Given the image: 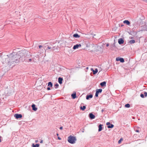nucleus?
Instances as JSON below:
<instances>
[{
	"label": "nucleus",
	"mask_w": 147,
	"mask_h": 147,
	"mask_svg": "<svg viewBox=\"0 0 147 147\" xmlns=\"http://www.w3.org/2000/svg\"><path fill=\"white\" fill-rule=\"evenodd\" d=\"M25 51H22L18 53L13 52L5 56L3 59L2 63L5 64L9 66L13 65L14 66L16 63H18L20 60H22L26 57L25 54Z\"/></svg>",
	"instance_id": "obj_1"
},
{
	"label": "nucleus",
	"mask_w": 147,
	"mask_h": 147,
	"mask_svg": "<svg viewBox=\"0 0 147 147\" xmlns=\"http://www.w3.org/2000/svg\"><path fill=\"white\" fill-rule=\"evenodd\" d=\"M57 43H51L50 44L48 43H46L45 44V47H47L46 49L47 50L50 49L51 51H54L55 50L58 51L59 47L58 45H57Z\"/></svg>",
	"instance_id": "obj_2"
},
{
	"label": "nucleus",
	"mask_w": 147,
	"mask_h": 147,
	"mask_svg": "<svg viewBox=\"0 0 147 147\" xmlns=\"http://www.w3.org/2000/svg\"><path fill=\"white\" fill-rule=\"evenodd\" d=\"M67 140L69 143L73 144L75 142L76 139L75 137L70 135L68 137Z\"/></svg>",
	"instance_id": "obj_3"
},
{
	"label": "nucleus",
	"mask_w": 147,
	"mask_h": 147,
	"mask_svg": "<svg viewBox=\"0 0 147 147\" xmlns=\"http://www.w3.org/2000/svg\"><path fill=\"white\" fill-rule=\"evenodd\" d=\"M102 90L101 89H97L96 90V93L95 96L97 97L98 96V95L99 93H100L102 92Z\"/></svg>",
	"instance_id": "obj_4"
},
{
	"label": "nucleus",
	"mask_w": 147,
	"mask_h": 147,
	"mask_svg": "<svg viewBox=\"0 0 147 147\" xmlns=\"http://www.w3.org/2000/svg\"><path fill=\"white\" fill-rule=\"evenodd\" d=\"M107 127L109 128H112L114 127V125L113 124H111L109 122H107Z\"/></svg>",
	"instance_id": "obj_5"
},
{
	"label": "nucleus",
	"mask_w": 147,
	"mask_h": 147,
	"mask_svg": "<svg viewBox=\"0 0 147 147\" xmlns=\"http://www.w3.org/2000/svg\"><path fill=\"white\" fill-rule=\"evenodd\" d=\"M116 60L117 61H119L121 63H123L124 62V59L123 58L118 57L116 58Z\"/></svg>",
	"instance_id": "obj_6"
},
{
	"label": "nucleus",
	"mask_w": 147,
	"mask_h": 147,
	"mask_svg": "<svg viewBox=\"0 0 147 147\" xmlns=\"http://www.w3.org/2000/svg\"><path fill=\"white\" fill-rule=\"evenodd\" d=\"M14 116L17 119L20 118L22 117V115L21 114H16L14 115Z\"/></svg>",
	"instance_id": "obj_7"
},
{
	"label": "nucleus",
	"mask_w": 147,
	"mask_h": 147,
	"mask_svg": "<svg viewBox=\"0 0 147 147\" xmlns=\"http://www.w3.org/2000/svg\"><path fill=\"white\" fill-rule=\"evenodd\" d=\"M81 45L80 44H77L74 45L73 47V49L74 50L78 49L79 47H81Z\"/></svg>",
	"instance_id": "obj_8"
},
{
	"label": "nucleus",
	"mask_w": 147,
	"mask_h": 147,
	"mask_svg": "<svg viewBox=\"0 0 147 147\" xmlns=\"http://www.w3.org/2000/svg\"><path fill=\"white\" fill-rule=\"evenodd\" d=\"M111 48H110V49L111 50H115L116 48V47L115 46V43H114L111 46Z\"/></svg>",
	"instance_id": "obj_9"
},
{
	"label": "nucleus",
	"mask_w": 147,
	"mask_h": 147,
	"mask_svg": "<svg viewBox=\"0 0 147 147\" xmlns=\"http://www.w3.org/2000/svg\"><path fill=\"white\" fill-rule=\"evenodd\" d=\"M124 40L122 38H120L118 40V43L120 45L123 44L124 43Z\"/></svg>",
	"instance_id": "obj_10"
},
{
	"label": "nucleus",
	"mask_w": 147,
	"mask_h": 147,
	"mask_svg": "<svg viewBox=\"0 0 147 147\" xmlns=\"http://www.w3.org/2000/svg\"><path fill=\"white\" fill-rule=\"evenodd\" d=\"M89 117L91 119H93L95 118V116L92 113L89 114Z\"/></svg>",
	"instance_id": "obj_11"
},
{
	"label": "nucleus",
	"mask_w": 147,
	"mask_h": 147,
	"mask_svg": "<svg viewBox=\"0 0 147 147\" xmlns=\"http://www.w3.org/2000/svg\"><path fill=\"white\" fill-rule=\"evenodd\" d=\"M32 110L34 111H36L37 109V108L36 107L35 105L34 104H33L32 105Z\"/></svg>",
	"instance_id": "obj_12"
},
{
	"label": "nucleus",
	"mask_w": 147,
	"mask_h": 147,
	"mask_svg": "<svg viewBox=\"0 0 147 147\" xmlns=\"http://www.w3.org/2000/svg\"><path fill=\"white\" fill-rule=\"evenodd\" d=\"M93 97V95L92 94L90 95H87L86 96V99L87 100H88L89 98H92Z\"/></svg>",
	"instance_id": "obj_13"
},
{
	"label": "nucleus",
	"mask_w": 147,
	"mask_h": 147,
	"mask_svg": "<svg viewBox=\"0 0 147 147\" xmlns=\"http://www.w3.org/2000/svg\"><path fill=\"white\" fill-rule=\"evenodd\" d=\"M102 125L101 124H100L98 125V131H100L102 130Z\"/></svg>",
	"instance_id": "obj_14"
},
{
	"label": "nucleus",
	"mask_w": 147,
	"mask_h": 147,
	"mask_svg": "<svg viewBox=\"0 0 147 147\" xmlns=\"http://www.w3.org/2000/svg\"><path fill=\"white\" fill-rule=\"evenodd\" d=\"M91 69L92 70V72L94 74H95L97 73L98 70L96 68L94 70H93L92 69Z\"/></svg>",
	"instance_id": "obj_15"
},
{
	"label": "nucleus",
	"mask_w": 147,
	"mask_h": 147,
	"mask_svg": "<svg viewBox=\"0 0 147 147\" xmlns=\"http://www.w3.org/2000/svg\"><path fill=\"white\" fill-rule=\"evenodd\" d=\"M123 22L124 24H126L127 25H129L130 24V22L128 20H125Z\"/></svg>",
	"instance_id": "obj_16"
},
{
	"label": "nucleus",
	"mask_w": 147,
	"mask_h": 147,
	"mask_svg": "<svg viewBox=\"0 0 147 147\" xmlns=\"http://www.w3.org/2000/svg\"><path fill=\"white\" fill-rule=\"evenodd\" d=\"M71 96L72 97V98L73 99H75L76 97V92L74 93L73 94H72L71 95Z\"/></svg>",
	"instance_id": "obj_17"
},
{
	"label": "nucleus",
	"mask_w": 147,
	"mask_h": 147,
	"mask_svg": "<svg viewBox=\"0 0 147 147\" xmlns=\"http://www.w3.org/2000/svg\"><path fill=\"white\" fill-rule=\"evenodd\" d=\"M73 36L74 37L76 38H79L80 37V36L78 34H74Z\"/></svg>",
	"instance_id": "obj_18"
},
{
	"label": "nucleus",
	"mask_w": 147,
	"mask_h": 147,
	"mask_svg": "<svg viewBox=\"0 0 147 147\" xmlns=\"http://www.w3.org/2000/svg\"><path fill=\"white\" fill-rule=\"evenodd\" d=\"M63 79L62 78L60 77H59L58 79L59 83H62Z\"/></svg>",
	"instance_id": "obj_19"
},
{
	"label": "nucleus",
	"mask_w": 147,
	"mask_h": 147,
	"mask_svg": "<svg viewBox=\"0 0 147 147\" xmlns=\"http://www.w3.org/2000/svg\"><path fill=\"white\" fill-rule=\"evenodd\" d=\"M86 108V107L85 106H83V107H80V109L82 111H84Z\"/></svg>",
	"instance_id": "obj_20"
},
{
	"label": "nucleus",
	"mask_w": 147,
	"mask_h": 147,
	"mask_svg": "<svg viewBox=\"0 0 147 147\" xmlns=\"http://www.w3.org/2000/svg\"><path fill=\"white\" fill-rule=\"evenodd\" d=\"M39 144H32V147H39Z\"/></svg>",
	"instance_id": "obj_21"
},
{
	"label": "nucleus",
	"mask_w": 147,
	"mask_h": 147,
	"mask_svg": "<svg viewBox=\"0 0 147 147\" xmlns=\"http://www.w3.org/2000/svg\"><path fill=\"white\" fill-rule=\"evenodd\" d=\"M100 84L101 86L102 87H105L106 86V83H100Z\"/></svg>",
	"instance_id": "obj_22"
},
{
	"label": "nucleus",
	"mask_w": 147,
	"mask_h": 147,
	"mask_svg": "<svg viewBox=\"0 0 147 147\" xmlns=\"http://www.w3.org/2000/svg\"><path fill=\"white\" fill-rule=\"evenodd\" d=\"M129 42L130 44H133L135 42V41L134 40H131L129 41Z\"/></svg>",
	"instance_id": "obj_23"
},
{
	"label": "nucleus",
	"mask_w": 147,
	"mask_h": 147,
	"mask_svg": "<svg viewBox=\"0 0 147 147\" xmlns=\"http://www.w3.org/2000/svg\"><path fill=\"white\" fill-rule=\"evenodd\" d=\"M130 107V105L129 104H127L125 105V107L127 108H129Z\"/></svg>",
	"instance_id": "obj_24"
},
{
	"label": "nucleus",
	"mask_w": 147,
	"mask_h": 147,
	"mask_svg": "<svg viewBox=\"0 0 147 147\" xmlns=\"http://www.w3.org/2000/svg\"><path fill=\"white\" fill-rule=\"evenodd\" d=\"M53 86L52 83H48V86L49 87H52Z\"/></svg>",
	"instance_id": "obj_25"
},
{
	"label": "nucleus",
	"mask_w": 147,
	"mask_h": 147,
	"mask_svg": "<svg viewBox=\"0 0 147 147\" xmlns=\"http://www.w3.org/2000/svg\"><path fill=\"white\" fill-rule=\"evenodd\" d=\"M123 140V139L122 138H121L119 141H118V143L120 144L121 142V141Z\"/></svg>",
	"instance_id": "obj_26"
},
{
	"label": "nucleus",
	"mask_w": 147,
	"mask_h": 147,
	"mask_svg": "<svg viewBox=\"0 0 147 147\" xmlns=\"http://www.w3.org/2000/svg\"><path fill=\"white\" fill-rule=\"evenodd\" d=\"M140 96L142 98H144V94H141L140 95Z\"/></svg>",
	"instance_id": "obj_27"
},
{
	"label": "nucleus",
	"mask_w": 147,
	"mask_h": 147,
	"mask_svg": "<svg viewBox=\"0 0 147 147\" xmlns=\"http://www.w3.org/2000/svg\"><path fill=\"white\" fill-rule=\"evenodd\" d=\"M55 88H57V87L59 86V84L57 83H56V84H55Z\"/></svg>",
	"instance_id": "obj_28"
},
{
	"label": "nucleus",
	"mask_w": 147,
	"mask_h": 147,
	"mask_svg": "<svg viewBox=\"0 0 147 147\" xmlns=\"http://www.w3.org/2000/svg\"><path fill=\"white\" fill-rule=\"evenodd\" d=\"M14 92V90L12 89L11 90V92H10L9 94L13 93Z\"/></svg>",
	"instance_id": "obj_29"
},
{
	"label": "nucleus",
	"mask_w": 147,
	"mask_h": 147,
	"mask_svg": "<svg viewBox=\"0 0 147 147\" xmlns=\"http://www.w3.org/2000/svg\"><path fill=\"white\" fill-rule=\"evenodd\" d=\"M144 95L145 96H147V92H144Z\"/></svg>",
	"instance_id": "obj_30"
},
{
	"label": "nucleus",
	"mask_w": 147,
	"mask_h": 147,
	"mask_svg": "<svg viewBox=\"0 0 147 147\" xmlns=\"http://www.w3.org/2000/svg\"><path fill=\"white\" fill-rule=\"evenodd\" d=\"M47 89L48 90H50V87H48L47 88Z\"/></svg>",
	"instance_id": "obj_31"
},
{
	"label": "nucleus",
	"mask_w": 147,
	"mask_h": 147,
	"mask_svg": "<svg viewBox=\"0 0 147 147\" xmlns=\"http://www.w3.org/2000/svg\"><path fill=\"white\" fill-rule=\"evenodd\" d=\"M42 47V45H39V49H40L41 47Z\"/></svg>",
	"instance_id": "obj_32"
},
{
	"label": "nucleus",
	"mask_w": 147,
	"mask_h": 147,
	"mask_svg": "<svg viewBox=\"0 0 147 147\" xmlns=\"http://www.w3.org/2000/svg\"><path fill=\"white\" fill-rule=\"evenodd\" d=\"M31 61H32V59H28V61L29 62H31Z\"/></svg>",
	"instance_id": "obj_33"
},
{
	"label": "nucleus",
	"mask_w": 147,
	"mask_h": 147,
	"mask_svg": "<svg viewBox=\"0 0 147 147\" xmlns=\"http://www.w3.org/2000/svg\"><path fill=\"white\" fill-rule=\"evenodd\" d=\"M109 45V43H107L106 45V46L107 47H108Z\"/></svg>",
	"instance_id": "obj_34"
},
{
	"label": "nucleus",
	"mask_w": 147,
	"mask_h": 147,
	"mask_svg": "<svg viewBox=\"0 0 147 147\" xmlns=\"http://www.w3.org/2000/svg\"><path fill=\"white\" fill-rule=\"evenodd\" d=\"M135 131H136V132H139V130H136Z\"/></svg>",
	"instance_id": "obj_35"
},
{
	"label": "nucleus",
	"mask_w": 147,
	"mask_h": 147,
	"mask_svg": "<svg viewBox=\"0 0 147 147\" xmlns=\"http://www.w3.org/2000/svg\"><path fill=\"white\" fill-rule=\"evenodd\" d=\"M60 129H63V127H60L59 128Z\"/></svg>",
	"instance_id": "obj_36"
},
{
	"label": "nucleus",
	"mask_w": 147,
	"mask_h": 147,
	"mask_svg": "<svg viewBox=\"0 0 147 147\" xmlns=\"http://www.w3.org/2000/svg\"><path fill=\"white\" fill-rule=\"evenodd\" d=\"M58 139L59 140H61V138H60L59 137H58Z\"/></svg>",
	"instance_id": "obj_37"
},
{
	"label": "nucleus",
	"mask_w": 147,
	"mask_h": 147,
	"mask_svg": "<svg viewBox=\"0 0 147 147\" xmlns=\"http://www.w3.org/2000/svg\"><path fill=\"white\" fill-rule=\"evenodd\" d=\"M40 143H43V140H42L40 142Z\"/></svg>",
	"instance_id": "obj_38"
},
{
	"label": "nucleus",
	"mask_w": 147,
	"mask_h": 147,
	"mask_svg": "<svg viewBox=\"0 0 147 147\" xmlns=\"http://www.w3.org/2000/svg\"><path fill=\"white\" fill-rule=\"evenodd\" d=\"M143 0L145 1V2H146V3H147V0Z\"/></svg>",
	"instance_id": "obj_39"
},
{
	"label": "nucleus",
	"mask_w": 147,
	"mask_h": 147,
	"mask_svg": "<svg viewBox=\"0 0 147 147\" xmlns=\"http://www.w3.org/2000/svg\"><path fill=\"white\" fill-rule=\"evenodd\" d=\"M101 83H106V82L105 81H104V82H101Z\"/></svg>",
	"instance_id": "obj_40"
},
{
	"label": "nucleus",
	"mask_w": 147,
	"mask_h": 147,
	"mask_svg": "<svg viewBox=\"0 0 147 147\" xmlns=\"http://www.w3.org/2000/svg\"><path fill=\"white\" fill-rule=\"evenodd\" d=\"M104 111V110L103 109H102V112Z\"/></svg>",
	"instance_id": "obj_41"
},
{
	"label": "nucleus",
	"mask_w": 147,
	"mask_h": 147,
	"mask_svg": "<svg viewBox=\"0 0 147 147\" xmlns=\"http://www.w3.org/2000/svg\"><path fill=\"white\" fill-rule=\"evenodd\" d=\"M57 136H58V135H59V134H58L57 133Z\"/></svg>",
	"instance_id": "obj_42"
},
{
	"label": "nucleus",
	"mask_w": 147,
	"mask_h": 147,
	"mask_svg": "<svg viewBox=\"0 0 147 147\" xmlns=\"http://www.w3.org/2000/svg\"><path fill=\"white\" fill-rule=\"evenodd\" d=\"M0 138H1V136H0ZM1 142V139H0V142Z\"/></svg>",
	"instance_id": "obj_43"
},
{
	"label": "nucleus",
	"mask_w": 147,
	"mask_h": 147,
	"mask_svg": "<svg viewBox=\"0 0 147 147\" xmlns=\"http://www.w3.org/2000/svg\"><path fill=\"white\" fill-rule=\"evenodd\" d=\"M48 83H51V82H49Z\"/></svg>",
	"instance_id": "obj_44"
},
{
	"label": "nucleus",
	"mask_w": 147,
	"mask_h": 147,
	"mask_svg": "<svg viewBox=\"0 0 147 147\" xmlns=\"http://www.w3.org/2000/svg\"><path fill=\"white\" fill-rule=\"evenodd\" d=\"M86 68H87V69H88V67H87Z\"/></svg>",
	"instance_id": "obj_45"
},
{
	"label": "nucleus",
	"mask_w": 147,
	"mask_h": 147,
	"mask_svg": "<svg viewBox=\"0 0 147 147\" xmlns=\"http://www.w3.org/2000/svg\"><path fill=\"white\" fill-rule=\"evenodd\" d=\"M37 142V141H36V142Z\"/></svg>",
	"instance_id": "obj_46"
}]
</instances>
